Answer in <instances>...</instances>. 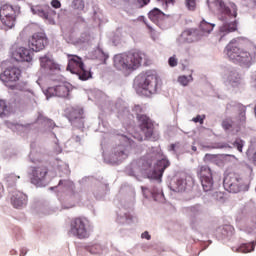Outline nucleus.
Instances as JSON below:
<instances>
[{"label": "nucleus", "instance_id": "1", "mask_svg": "<svg viewBox=\"0 0 256 256\" xmlns=\"http://www.w3.org/2000/svg\"><path fill=\"white\" fill-rule=\"evenodd\" d=\"M207 3L209 9L221 13L220 20L223 21V24L220 26L219 32L222 37L237 31V20H235L237 17V5L235 3H230L229 6H226L223 0H215L212 4L207 0Z\"/></svg>", "mask_w": 256, "mask_h": 256}, {"label": "nucleus", "instance_id": "2", "mask_svg": "<svg viewBox=\"0 0 256 256\" xmlns=\"http://www.w3.org/2000/svg\"><path fill=\"white\" fill-rule=\"evenodd\" d=\"M19 77H21V69L17 67L7 68L2 74H0V81L5 83L6 87L11 89L14 95H17V91L20 92L23 97H27L30 101H35V92L31 86H29L26 82H20L16 85H10L9 83H15V81H19Z\"/></svg>", "mask_w": 256, "mask_h": 256}, {"label": "nucleus", "instance_id": "3", "mask_svg": "<svg viewBox=\"0 0 256 256\" xmlns=\"http://www.w3.org/2000/svg\"><path fill=\"white\" fill-rule=\"evenodd\" d=\"M224 53L228 59L241 67H251L256 61V47L252 45L250 50L241 49L237 40H232L226 46Z\"/></svg>", "mask_w": 256, "mask_h": 256}, {"label": "nucleus", "instance_id": "4", "mask_svg": "<svg viewBox=\"0 0 256 256\" xmlns=\"http://www.w3.org/2000/svg\"><path fill=\"white\" fill-rule=\"evenodd\" d=\"M147 55L143 52L132 51L114 56V67L118 71H135L141 67V63H147Z\"/></svg>", "mask_w": 256, "mask_h": 256}, {"label": "nucleus", "instance_id": "5", "mask_svg": "<svg viewBox=\"0 0 256 256\" xmlns=\"http://www.w3.org/2000/svg\"><path fill=\"white\" fill-rule=\"evenodd\" d=\"M160 81L161 80L159 79L157 72L148 70L139 74L135 78L134 83L139 89H142L146 95H155V93H157V89L161 87L159 84Z\"/></svg>", "mask_w": 256, "mask_h": 256}, {"label": "nucleus", "instance_id": "6", "mask_svg": "<svg viewBox=\"0 0 256 256\" xmlns=\"http://www.w3.org/2000/svg\"><path fill=\"white\" fill-rule=\"evenodd\" d=\"M132 111L133 113H135L140 123V130L145 135L146 139H148V141H157L159 139V133L154 132V126L153 122H151V119H149L147 115L142 114L143 108L141 107V105H135Z\"/></svg>", "mask_w": 256, "mask_h": 256}, {"label": "nucleus", "instance_id": "7", "mask_svg": "<svg viewBox=\"0 0 256 256\" xmlns=\"http://www.w3.org/2000/svg\"><path fill=\"white\" fill-rule=\"evenodd\" d=\"M40 67V71L44 73V75H48L51 81L58 83L63 81V76L59 74L61 68L59 67V64L55 63V60H53L51 55L40 57Z\"/></svg>", "mask_w": 256, "mask_h": 256}, {"label": "nucleus", "instance_id": "8", "mask_svg": "<svg viewBox=\"0 0 256 256\" xmlns=\"http://www.w3.org/2000/svg\"><path fill=\"white\" fill-rule=\"evenodd\" d=\"M223 188L229 193H239L248 190V184L241 174L229 173L223 178Z\"/></svg>", "mask_w": 256, "mask_h": 256}, {"label": "nucleus", "instance_id": "9", "mask_svg": "<svg viewBox=\"0 0 256 256\" xmlns=\"http://www.w3.org/2000/svg\"><path fill=\"white\" fill-rule=\"evenodd\" d=\"M67 71L77 75L81 81H87L92 77L91 70L85 69L83 60L77 55H68Z\"/></svg>", "mask_w": 256, "mask_h": 256}, {"label": "nucleus", "instance_id": "10", "mask_svg": "<svg viewBox=\"0 0 256 256\" xmlns=\"http://www.w3.org/2000/svg\"><path fill=\"white\" fill-rule=\"evenodd\" d=\"M170 167V162L158 161V162H142V173L148 176V179L159 181L160 177L164 176V170Z\"/></svg>", "mask_w": 256, "mask_h": 256}, {"label": "nucleus", "instance_id": "11", "mask_svg": "<svg viewBox=\"0 0 256 256\" xmlns=\"http://www.w3.org/2000/svg\"><path fill=\"white\" fill-rule=\"evenodd\" d=\"M19 13H21V7L18 5L2 4L0 6V21L2 25L7 27V29H13Z\"/></svg>", "mask_w": 256, "mask_h": 256}, {"label": "nucleus", "instance_id": "12", "mask_svg": "<svg viewBox=\"0 0 256 256\" xmlns=\"http://www.w3.org/2000/svg\"><path fill=\"white\" fill-rule=\"evenodd\" d=\"M70 235L80 240L89 238V220L86 217L70 220Z\"/></svg>", "mask_w": 256, "mask_h": 256}, {"label": "nucleus", "instance_id": "13", "mask_svg": "<svg viewBox=\"0 0 256 256\" xmlns=\"http://www.w3.org/2000/svg\"><path fill=\"white\" fill-rule=\"evenodd\" d=\"M120 141L121 144L114 148L113 155L118 161H125V159H128L131 149L135 147V141L126 135H122Z\"/></svg>", "mask_w": 256, "mask_h": 256}, {"label": "nucleus", "instance_id": "14", "mask_svg": "<svg viewBox=\"0 0 256 256\" xmlns=\"http://www.w3.org/2000/svg\"><path fill=\"white\" fill-rule=\"evenodd\" d=\"M46 99H51V97H59L61 99H67L71 91H73V85L71 83L65 82L57 86L48 87L42 89Z\"/></svg>", "mask_w": 256, "mask_h": 256}, {"label": "nucleus", "instance_id": "15", "mask_svg": "<svg viewBox=\"0 0 256 256\" xmlns=\"http://www.w3.org/2000/svg\"><path fill=\"white\" fill-rule=\"evenodd\" d=\"M224 81L228 87H232V89H241L243 85H245V81L243 80V76L239 71L235 68H227L224 72Z\"/></svg>", "mask_w": 256, "mask_h": 256}, {"label": "nucleus", "instance_id": "16", "mask_svg": "<svg viewBox=\"0 0 256 256\" xmlns=\"http://www.w3.org/2000/svg\"><path fill=\"white\" fill-rule=\"evenodd\" d=\"M46 45H49V39H47V35L43 32L34 33L29 40L30 49L36 53L43 51Z\"/></svg>", "mask_w": 256, "mask_h": 256}, {"label": "nucleus", "instance_id": "17", "mask_svg": "<svg viewBox=\"0 0 256 256\" xmlns=\"http://www.w3.org/2000/svg\"><path fill=\"white\" fill-rule=\"evenodd\" d=\"M68 119L77 129H83L85 121L83 120V108L69 107L67 108Z\"/></svg>", "mask_w": 256, "mask_h": 256}, {"label": "nucleus", "instance_id": "18", "mask_svg": "<svg viewBox=\"0 0 256 256\" xmlns=\"http://www.w3.org/2000/svg\"><path fill=\"white\" fill-rule=\"evenodd\" d=\"M28 176L31 177V184L40 185L43 179L47 178V166H31L28 171Z\"/></svg>", "mask_w": 256, "mask_h": 256}, {"label": "nucleus", "instance_id": "19", "mask_svg": "<svg viewBox=\"0 0 256 256\" xmlns=\"http://www.w3.org/2000/svg\"><path fill=\"white\" fill-rule=\"evenodd\" d=\"M12 58L18 62H26L31 63L33 61V50L25 47H18L15 46L11 49Z\"/></svg>", "mask_w": 256, "mask_h": 256}, {"label": "nucleus", "instance_id": "20", "mask_svg": "<svg viewBox=\"0 0 256 256\" xmlns=\"http://www.w3.org/2000/svg\"><path fill=\"white\" fill-rule=\"evenodd\" d=\"M200 185L203 187V192H209L212 190V171L207 166H200Z\"/></svg>", "mask_w": 256, "mask_h": 256}, {"label": "nucleus", "instance_id": "21", "mask_svg": "<svg viewBox=\"0 0 256 256\" xmlns=\"http://www.w3.org/2000/svg\"><path fill=\"white\" fill-rule=\"evenodd\" d=\"M237 122L233 121L231 118H226L222 121V127L225 129V131H229L230 129H236V131H239V127L245 123L246 117H245V109H243L238 116Z\"/></svg>", "mask_w": 256, "mask_h": 256}, {"label": "nucleus", "instance_id": "22", "mask_svg": "<svg viewBox=\"0 0 256 256\" xmlns=\"http://www.w3.org/2000/svg\"><path fill=\"white\" fill-rule=\"evenodd\" d=\"M33 15H38V17H42L45 21H49L51 23V17H49V6H31L30 7Z\"/></svg>", "mask_w": 256, "mask_h": 256}, {"label": "nucleus", "instance_id": "23", "mask_svg": "<svg viewBox=\"0 0 256 256\" xmlns=\"http://www.w3.org/2000/svg\"><path fill=\"white\" fill-rule=\"evenodd\" d=\"M25 203H27V196L24 195V193L15 192V194L12 195V206L15 207V209L24 207Z\"/></svg>", "mask_w": 256, "mask_h": 256}, {"label": "nucleus", "instance_id": "24", "mask_svg": "<svg viewBox=\"0 0 256 256\" xmlns=\"http://www.w3.org/2000/svg\"><path fill=\"white\" fill-rule=\"evenodd\" d=\"M148 17L150 21L159 26L161 25V21L165 19V13L159 10V8H154L152 11L149 12Z\"/></svg>", "mask_w": 256, "mask_h": 256}, {"label": "nucleus", "instance_id": "25", "mask_svg": "<svg viewBox=\"0 0 256 256\" xmlns=\"http://www.w3.org/2000/svg\"><path fill=\"white\" fill-rule=\"evenodd\" d=\"M36 123L38 125H42V127H45L46 129H48V131H51V129H53V127H55V122H53V120L45 117V115H43L42 112L38 113Z\"/></svg>", "mask_w": 256, "mask_h": 256}, {"label": "nucleus", "instance_id": "26", "mask_svg": "<svg viewBox=\"0 0 256 256\" xmlns=\"http://www.w3.org/2000/svg\"><path fill=\"white\" fill-rule=\"evenodd\" d=\"M194 34L191 30H186L177 38L178 45H183V43H193L195 41Z\"/></svg>", "mask_w": 256, "mask_h": 256}, {"label": "nucleus", "instance_id": "27", "mask_svg": "<svg viewBox=\"0 0 256 256\" xmlns=\"http://www.w3.org/2000/svg\"><path fill=\"white\" fill-rule=\"evenodd\" d=\"M200 30L202 31V33H206L207 35H209V33H211V31H213V29H215V24L213 23H209L207 21H205V19H203L200 22Z\"/></svg>", "mask_w": 256, "mask_h": 256}, {"label": "nucleus", "instance_id": "28", "mask_svg": "<svg viewBox=\"0 0 256 256\" xmlns=\"http://www.w3.org/2000/svg\"><path fill=\"white\" fill-rule=\"evenodd\" d=\"M71 145H73V147H79V145H83V138H81L79 135L72 136L71 139L66 142V147Z\"/></svg>", "mask_w": 256, "mask_h": 256}, {"label": "nucleus", "instance_id": "29", "mask_svg": "<svg viewBox=\"0 0 256 256\" xmlns=\"http://www.w3.org/2000/svg\"><path fill=\"white\" fill-rule=\"evenodd\" d=\"M251 251H255V243L254 242L245 243V244H242L241 246H239V253L247 254V253H251Z\"/></svg>", "mask_w": 256, "mask_h": 256}, {"label": "nucleus", "instance_id": "30", "mask_svg": "<svg viewBox=\"0 0 256 256\" xmlns=\"http://www.w3.org/2000/svg\"><path fill=\"white\" fill-rule=\"evenodd\" d=\"M9 115V107L5 100H0V117L3 119Z\"/></svg>", "mask_w": 256, "mask_h": 256}, {"label": "nucleus", "instance_id": "31", "mask_svg": "<svg viewBox=\"0 0 256 256\" xmlns=\"http://www.w3.org/2000/svg\"><path fill=\"white\" fill-rule=\"evenodd\" d=\"M95 55L97 59H100V61H103V63L109 59V54L105 53L102 48H97L95 50Z\"/></svg>", "mask_w": 256, "mask_h": 256}, {"label": "nucleus", "instance_id": "32", "mask_svg": "<svg viewBox=\"0 0 256 256\" xmlns=\"http://www.w3.org/2000/svg\"><path fill=\"white\" fill-rule=\"evenodd\" d=\"M191 81H193V76L189 75V76H180L178 77V83H180V85H182L183 87H187Z\"/></svg>", "mask_w": 256, "mask_h": 256}, {"label": "nucleus", "instance_id": "33", "mask_svg": "<svg viewBox=\"0 0 256 256\" xmlns=\"http://www.w3.org/2000/svg\"><path fill=\"white\" fill-rule=\"evenodd\" d=\"M8 127H10V129L14 131V133H21L23 131H27V126L22 124H9Z\"/></svg>", "mask_w": 256, "mask_h": 256}, {"label": "nucleus", "instance_id": "34", "mask_svg": "<svg viewBox=\"0 0 256 256\" xmlns=\"http://www.w3.org/2000/svg\"><path fill=\"white\" fill-rule=\"evenodd\" d=\"M72 7L77 11H83L85 9V2L83 0H73Z\"/></svg>", "mask_w": 256, "mask_h": 256}, {"label": "nucleus", "instance_id": "35", "mask_svg": "<svg viewBox=\"0 0 256 256\" xmlns=\"http://www.w3.org/2000/svg\"><path fill=\"white\" fill-rule=\"evenodd\" d=\"M185 5L188 11H195V9L197 8L196 0H185Z\"/></svg>", "mask_w": 256, "mask_h": 256}, {"label": "nucleus", "instance_id": "36", "mask_svg": "<svg viewBox=\"0 0 256 256\" xmlns=\"http://www.w3.org/2000/svg\"><path fill=\"white\" fill-rule=\"evenodd\" d=\"M176 184H177L176 191L181 192V191H183V187H186V179L179 178V179H177Z\"/></svg>", "mask_w": 256, "mask_h": 256}, {"label": "nucleus", "instance_id": "37", "mask_svg": "<svg viewBox=\"0 0 256 256\" xmlns=\"http://www.w3.org/2000/svg\"><path fill=\"white\" fill-rule=\"evenodd\" d=\"M95 98L97 99V101H99L100 103L103 101H107V95H105V93H103L102 91L98 90L95 92Z\"/></svg>", "mask_w": 256, "mask_h": 256}, {"label": "nucleus", "instance_id": "38", "mask_svg": "<svg viewBox=\"0 0 256 256\" xmlns=\"http://www.w3.org/2000/svg\"><path fill=\"white\" fill-rule=\"evenodd\" d=\"M244 145H245V141L241 140L240 138L234 141V147H236V149L240 151V153L243 151Z\"/></svg>", "mask_w": 256, "mask_h": 256}, {"label": "nucleus", "instance_id": "39", "mask_svg": "<svg viewBox=\"0 0 256 256\" xmlns=\"http://www.w3.org/2000/svg\"><path fill=\"white\" fill-rule=\"evenodd\" d=\"M159 3H162V7L167 9L170 5H175V0H157Z\"/></svg>", "mask_w": 256, "mask_h": 256}, {"label": "nucleus", "instance_id": "40", "mask_svg": "<svg viewBox=\"0 0 256 256\" xmlns=\"http://www.w3.org/2000/svg\"><path fill=\"white\" fill-rule=\"evenodd\" d=\"M150 161H167V158H165V156H161V154L158 153L155 154V156H151Z\"/></svg>", "mask_w": 256, "mask_h": 256}, {"label": "nucleus", "instance_id": "41", "mask_svg": "<svg viewBox=\"0 0 256 256\" xmlns=\"http://www.w3.org/2000/svg\"><path fill=\"white\" fill-rule=\"evenodd\" d=\"M119 119H123V117H129V119H131V117H133V115H129V109L124 108L122 112H119Z\"/></svg>", "mask_w": 256, "mask_h": 256}, {"label": "nucleus", "instance_id": "42", "mask_svg": "<svg viewBox=\"0 0 256 256\" xmlns=\"http://www.w3.org/2000/svg\"><path fill=\"white\" fill-rule=\"evenodd\" d=\"M190 213H193V216H197L201 213V208H199V205L192 206L190 207Z\"/></svg>", "mask_w": 256, "mask_h": 256}, {"label": "nucleus", "instance_id": "43", "mask_svg": "<svg viewBox=\"0 0 256 256\" xmlns=\"http://www.w3.org/2000/svg\"><path fill=\"white\" fill-rule=\"evenodd\" d=\"M168 63L170 67H177V58L175 56L170 57Z\"/></svg>", "mask_w": 256, "mask_h": 256}, {"label": "nucleus", "instance_id": "44", "mask_svg": "<svg viewBox=\"0 0 256 256\" xmlns=\"http://www.w3.org/2000/svg\"><path fill=\"white\" fill-rule=\"evenodd\" d=\"M17 179H21V177L16 176L14 174H10L7 177L8 183H13L14 181H17Z\"/></svg>", "mask_w": 256, "mask_h": 256}, {"label": "nucleus", "instance_id": "45", "mask_svg": "<svg viewBox=\"0 0 256 256\" xmlns=\"http://www.w3.org/2000/svg\"><path fill=\"white\" fill-rule=\"evenodd\" d=\"M54 151H55V153H61V151H63L61 146H59V140H57V139L55 141Z\"/></svg>", "mask_w": 256, "mask_h": 256}, {"label": "nucleus", "instance_id": "46", "mask_svg": "<svg viewBox=\"0 0 256 256\" xmlns=\"http://www.w3.org/2000/svg\"><path fill=\"white\" fill-rule=\"evenodd\" d=\"M51 5L54 9H59V7H61V2L59 0H52Z\"/></svg>", "mask_w": 256, "mask_h": 256}, {"label": "nucleus", "instance_id": "47", "mask_svg": "<svg viewBox=\"0 0 256 256\" xmlns=\"http://www.w3.org/2000/svg\"><path fill=\"white\" fill-rule=\"evenodd\" d=\"M192 121L194 123H200V125H203V117H201V115H198L197 117L193 118Z\"/></svg>", "mask_w": 256, "mask_h": 256}, {"label": "nucleus", "instance_id": "48", "mask_svg": "<svg viewBox=\"0 0 256 256\" xmlns=\"http://www.w3.org/2000/svg\"><path fill=\"white\" fill-rule=\"evenodd\" d=\"M138 3L140 4V7H145V5H149L151 0H137Z\"/></svg>", "mask_w": 256, "mask_h": 256}, {"label": "nucleus", "instance_id": "49", "mask_svg": "<svg viewBox=\"0 0 256 256\" xmlns=\"http://www.w3.org/2000/svg\"><path fill=\"white\" fill-rule=\"evenodd\" d=\"M99 245H94L93 248H91L90 252L93 254H99Z\"/></svg>", "mask_w": 256, "mask_h": 256}, {"label": "nucleus", "instance_id": "50", "mask_svg": "<svg viewBox=\"0 0 256 256\" xmlns=\"http://www.w3.org/2000/svg\"><path fill=\"white\" fill-rule=\"evenodd\" d=\"M214 161L215 159H214V156L213 155H211V154H206L205 155V161Z\"/></svg>", "mask_w": 256, "mask_h": 256}, {"label": "nucleus", "instance_id": "51", "mask_svg": "<svg viewBox=\"0 0 256 256\" xmlns=\"http://www.w3.org/2000/svg\"><path fill=\"white\" fill-rule=\"evenodd\" d=\"M142 239L151 240V235L147 234V232L142 233Z\"/></svg>", "mask_w": 256, "mask_h": 256}, {"label": "nucleus", "instance_id": "52", "mask_svg": "<svg viewBox=\"0 0 256 256\" xmlns=\"http://www.w3.org/2000/svg\"><path fill=\"white\" fill-rule=\"evenodd\" d=\"M134 139H137V141H143V135L141 134H135Z\"/></svg>", "mask_w": 256, "mask_h": 256}, {"label": "nucleus", "instance_id": "53", "mask_svg": "<svg viewBox=\"0 0 256 256\" xmlns=\"http://www.w3.org/2000/svg\"><path fill=\"white\" fill-rule=\"evenodd\" d=\"M101 127H107V123L102 122L101 124H99L100 131H102V133H105V130H102Z\"/></svg>", "mask_w": 256, "mask_h": 256}, {"label": "nucleus", "instance_id": "54", "mask_svg": "<svg viewBox=\"0 0 256 256\" xmlns=\"http://www.w3.org/2000/svg\"><path fill=\"white\" fill-rule=\"evenodd\" d=\"M151 195H160V191L158 190H151Z\"/></svg>", "mask_w": 256, "mask_h": 256}, {"label": "nucleus", "instance_id": "55", "mask_svg": "<svg viewBox=\"0 0 256 256\" xmlns=\"http://www.w3.org/2000/svg\"><path fill=\"white\" fill-rule=\"evenodd\" d=\"M4 192V188H3V186H1V183H0V199H1V193H3Z\"/></svg>", "mask_w": 256, "mask_h": 256}, {"label": "nucleus", "instance_id": "56", "mask_svg": "<svg viewBox=\"0 0 256 256\" xmlns=\"http://www.w3.org/2000/svg\"><path fill=\"white\" fill-rule=\"evenodd\" d=\"M86 41H89V39L87 38L82 39V43H86Z\"/></svg>", "mask_w": 256, "mask_h": 256}, {"label": "nucleus", "instance_id": "57", "mask_svg": "<svg viewBox=\"0 0 256 256\" xmlns=\"http://www.w3.org/2000/svg\"><path fill=\"white\" fill-rule=\"evenodd\" d=\"M192 151H197V148L195 146H192Z\"/></svg>", "mask_w": 256, "mask_h": 256}, {"label": "nucleus", "instance_id": "58", "mask_svg": "<svg viewBox=\"0 0 256 256\" xmlns=\"http://www.w3.org/2000/svg\"><path fill=\"white\" fill-rule=\"evenodd\" d=\"M171 147H172V149H175V145L174 144H172Z\"/></svg>", "mask_w": 256, "mask_h": 256}, {"label": "nucleus", "instance_id": "59", "mask_svg": "<svg viewBox=\"0 0 256 256\" xmlns=\"http://www.w3.org/2000/svg\"><path fill=\"white\" fill-rule=\"evenodd\" d=\"M142 190H146V188L142 187Z\"/></svg>", "mask_w": 256, "mask_h": 256}, {"label": "nucleus", "instance_id": "60", "mask_svg": "<svg viewBox=\"0 0 256 256\" xmlns=\"http://www.w3.org/2000/svg\"><path fill=\"white\" fill-rule=\"evenodd\" d=\"M149 27V29H153V28H151V26H148Z\"/></svg>", "mask_w": 256, "mask_h": 256}, {"label": "nucleus", "instance_id": "61", "mask_svg": "<svg viewBox=\"0 0 256 256\" xmlns=\"http://www.w3.org/2000/svg\"><path fill=\"white\" fill-rule=\"evenodd\" d=\"M255 193H256V187H255Z\"/></svg>", "mask_w": 256, "mask_h": 256}]
</instances>
